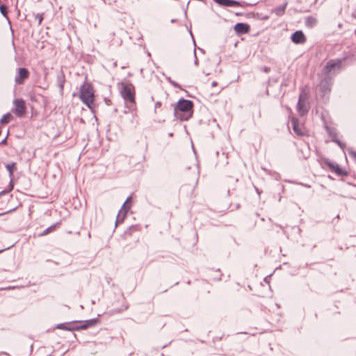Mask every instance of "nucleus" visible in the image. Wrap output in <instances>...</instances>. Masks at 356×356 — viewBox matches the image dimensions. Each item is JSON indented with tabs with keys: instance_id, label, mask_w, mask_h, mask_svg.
I'll use <instances>...</instances> for the list:
<instances>
[{
	"instance_id": "f257e3e1",
	"label": "nucleus",
	"mask_w": 356,
	"mask_h": 356,
	"mask_svg": "<svg viewBox=\"0 0 356 356\" xmlns=\"http://www.w3.org/2000/svg\"><path fill=\"white\" fill-rule=\"evenodd\" d=\"M193 102L188 99H180L175 108V116L181 120H188L193 114Z\"/></svg>"
},
{
	"instance_id": "f03ea898",
	"label": "nucleus",
	"mask_w": 356,
	"mask_h": 356,
	"mask_svg": "<svg viewBox=\"0 0 356 356\" xmlns=\"http://www.w3.org/2000/svg\"><path fill=\"white\" fill-rule=\"evenodd\" d=\"M79 98L89 108L94 105V90L90 83H85L80 88Z\"/></svg>"
},
{
	"instance_id": "7ed1b4c3",
	"label": "nucleus",
	"mask_w": 356,
	"mask_h": 356,
	"mask_svg": "<svg viewBox=\"0 0 356 356\" xmlns=\"http://www.w3.org/2000/svg\"><path fill=\"white\" fill-rule=\"evenodd\" d=\"M120 95L129 108H133L136 104L135 89L131 83H121L120 85Z\"/></svg>"
},
{
	"instance_id": "20e7f679",
	"label": "nucleus",
	"mask_w": 356,
	"mask_h": 356,
	"mask_svg": "<svg viewBox=\"0 0 356 356\" xmlns=\"http://www.w3.org/2000/svg\"><path fill=\"white\" fill-rule=\"evenodd\" d=\"M13 113H15L17 117L22 118L26 113V107L25 101L22 99H15L13 100Z\"/></svg>"
},
{
	"instance_id": "39448f33",
	"label": "nucleus",
	"mask_w": 356,
	"mask_h": 356,
	"mask_svg": "<svg viewBox=\"0 0 356 356\" xmlns=\"http://www.w3.org/2000/svg\"><path fill=\"white\" fill-rule=\"evenodd\" d=\"M341 67V60H329L323 68V72L327 74H334L339 71Z\"/></svg>"
},
{
	"instance_id": "423d86ee",
	"label": "nucleus",
	"mask_w": 356,
	"mask_h": 356,
	"mask_svg": "<svg viewBox=\"0 0 356 356\" xmlns=\"http://www.w3.org/2000/svg\"><path fill=\"white\" fill-rule=\"evenodd\" d=\"M219 6L224 7H232V6H240V7H245L247 6H252L255 4L256 3H247L245 1H238L234 0H213Z\"/></svg>"
},
{
	"instance_id": "0eeeda50",
	"label": "nucleus",
	"mask_w": 356,
	"mask_h": 356,
	"mask_svg": "<svg viewBox=\"0 0 356 356\" xmlns=\"http://www.w3.org/2000/svg\"><path fill=\"white\" fill-rule=\"evenodd\" d=\"M307 99V95L305 93H301L299 96L297 110L298 113L302 116L305 115L309 111V105Z\"/></svg>"
},
{
	"instance_id": "6e6552de",
	"label": "nucleus",
	"mask_w": 356,
	"mask_h": 356,
	"mask_svg": "<svg viewBox=\"0 0 356 356\" xmlns=\"http://www.w3.org/2000/svg\"><path fill=\"white\" fill-rule=\"evenodd\" d=\"M29 74L30 73L26 68H18L17 75L15 78V83L18 85L23 84L24 83V81L29 78Z\"/></svg>"
},
{
	"instance_id": "1a4fd4ad",
	"label": "nucleus",
	"mask_w": 356,
	"mask_h": 356,
	"mask_svg": "<svg viewBox=\"0 0 356 356\" xmlns=\"http://www.w3.org/2000/svg\"><path fill=\"white\" fill-rule=\"evenodd\" d=\"M291 123L293 131L298 135V136H304L306 134V130L305 127L301 124L298 120L296 118H291Z\"/></svg>"
},
{
	"instance_id": "9d476101",
	"label": "nucleus",
	"mask_w": 356,
	"mask_h": 356,
	"mask_svg": "<svg viewBox=\"0 0 356 356\" xmlns=\"http://www.w3.org/2000/svg\"><path fill=\"white\" fill-rule=\"evenodd\" d=\"M234 30L238 35L246 34L249 33L250 26L245 23H237L234 25Z\"/></svg>"
},
{
	"instance_id": "9b49d317",
	"label": "nucleus",
	"mask_w": 356,
	"mask_h": 356,
	"mask_svg": "<svg viewBox=\"0 0 356 356\" xmlns=\"http://www.w3.org/2000/svg\"><path fill=\"white\" fill-rule=\"evenodd\" d=\"M291 39L295 44H303L306 42V37L302 31H296L292 34Z\"/></svg>"
},
{
	"instance_id": "f8f14e48",
	"label": "nucleus",
	"mask_w": 356,
	"mask_h": 356,
	"mask_svg": "<svg viewBox=\"0 0 356 356\" xmlns=\"http://www.w3.org/2000/svg\"><path fill=\"white\" fill-rule=\"evenodd\" d=\"M327 165L330 168V169L334 172L337 175L339 176H345L347 175V172L343 169L341 168L339 165L334 163L327 162Z\"/></svg>"
},
{
	"instance_id": "ddd939ff",
	"label": "nucleus",
	"mask_w": 356,
	"mask_h": 356,
	"mask_svg": "<svg viewBox=\"0 0 356 356\" xmlns=\"http://www.w3.org/2000/svg\"><path fill=\"white\" fill-rule=\"evenodd\" d=\"M317 22V20L315 17H312V16H309V17H307L306 18V20H305V24L308 27H313L314 26L316 25Z\"/></svg>"
},
{
	"instance_id": "4468645a",
	"label": "nucleus",
	"mask_w": 356,
	"mask_h": 356,
	"mask_svg": "<svg viewBox=\"0 0 356 356\" xmlns=\"http://www.w3.org/2000/svg\"><path fill=\"white\" fill-rule=\"evenodd\" d=\"M6 168L7 170L9 172V176L10 177H13L14 171L17 169L16 168V163L13 162L10 163H8L6 165Z\"/></svg>"
},
{
	"instance_id": "2eb2a0df",
	"label": "nucleus",
	"mask_w": 356,
	"mask_h": 356,
	"mask_svg": "<svg viewBox=\"0 0 356 356\" xmlns=\"http://www.w3.org/2000/svg\"><path fill=\"white\" fill-rule=\"evenodd\" d=\"M286 3L280 6L273 10V12L277 15L281 16L284 14L286 9Z\"/></svg>"
},
{
	"instance_id": "dca6fc26",
	"label": "nucleus",
	"mask_w": 356,
	"mask_h": 356,
	"mask_svg": "<svg viewBox=\"0 0 356 356\" xmlns=\"http://www.w3.org/2000/svg\"><path fill=\"white\" fill-rule=\"evenodd\" d=\"M13 118V115L10 113H8L1 118L0 124H8Z\"/></svg>"
},
{
	"instance_id": "f3484780",
	"label": "nucleus",
	"mask_w": 356,
	"mask_h": 356,
	"mask_svg": "<svg viewBox=\"0 0 356 356\" xmlns=\"http://www.w3.org/2000/svg\"><path fill=\"white\" fill-rule=\"evenodd\" d=\"M60 225V223H56V224H55L54 225H51V226L49 227L48 228L44 229L43 231V232L40 234V236H45V235L48 234L49 233L54 231L56 229V227L58 225Z\"/></svg>"
},
{
	"instance_id": "a211bd4d",
	"label": "nucleus",
	"mask_w": 356,
	"mask_h": 356,
	"mask_svg": "<svg viewBox=\"0 0 356 356\" xmlns=\"http://www.w3.org/2000/svg\"><path fill=\"white\" fill-rule=\"evenodd\" d=\"M130 200L131 197H129L122 207V210L124 211V215H126L127 212L131 207V206L129 204Z\"/></svg>"
},
{
	"instance_id": "6ab92c4d",
	"label": "nucleus",
	"mask_w": 356,
	"mask_h": 356,
	"mask_svg": "<svg viewBox=\"0 0 356 356\" xmlns=\"http://www.w3.org/2000/svg\"><path fill=\"white\" fill-rule=\"evenodd\" d=\"M97 322V320L95 318L89 320V321H86V323L85 325H81V328H86L89 326H92V325H95Z\"/></svg>"
},
{
	"instance_id": "aec40b11",
	"label": "nucleus",
	"mask_w": 356,
	"mask_h": 356,
	"mask_svg": "<svg viewBox=\"0 0 356 356\" xmlns=\"http://www.w3.org/2000/svg\"><path fill=\"white\" fill-rule=\"evenodd\" d=\"M34 17L38 21V25H40L43 20V14H35Z\"/></svg>"
},
{
	"instance_id": "412c9836",
	"label": "nucleus",
	"mask_w": 356,
	"mask_h": 356,
	"mask_svg": "<svg viewBox=\"0 0 356 356\" xmlns=\"http://www.w3.org/2000/svg\"><path fill=\"white\" fill-rule=\"evenodd\" d=\"M0 11L1 13V14L6 17V15H7V13H8V8L5 5H1L0 6Z\"/></svg>"
},
{
	"instance_id": "4be33fe9",
	"label": "nucleus",
	"mask_w": 356,
	"mask_h": 356,
	"mask_svg": "<svg viewBox=\"0 0 356 356\" xmlns=\"http://www.w3.org/2000/svg\"><path fill=\"white\" fill-rule=\"evenodd\" d=\"M162 106V104L161 102H156L154 106L155 113H158L161 111Z\"/></svg>"
},
{
	"instance_id": "5701e85b",
	"label": "nucleus",
	"mask_w": 356,
	"mask_h": 356,
	"mask_svg": "<svg viewBox=\"0 0 356 356\" xmlns=\"http://www.w3.org/2000/svg\"><path fill=\"white\" fill-rule=\"evenodd\" d=\"M263 71H264V72H266V73H268V72H270V68H269L268 67H264L263 68Z\"/></svg>"
},
{
	"instance_id": "b1692460",
	"label": "nucleus",
	"mask_w": 356,
	"mask_h": 356,
	"mask_svg": "<svg viewBox=\"0 0 356 356\" xmlns=\"http://www.w3.org/2000/svg\"><path fill=\"white\" fill-rule=\"evenodd\" d=\"M341 147H343V146L345 145L344 144L341 143L340 141L339 140H334Z\"/></svg>"
},
{
	"instance_id": "393cba45",
	"label": "nucleus",
	"mask_w": 356,
	"mask_h": 356,
	"mask_svg": "<svg viewBox=\"0 0 356 356\" xmlns=\"http://www.w3.org/2000/svg\"><path fill=\"white\" fill-rule=\"evenodd\" d=\"M320 87H321V90H322L325 91V90H324V89H323V88H324L323 81H322V82L321 83V84H320Z\"/></svg>"
},
{
	"instance_id": "a878e982",
	"label": "nucleus",
	"mask_w": 356,
	"mask_h": 356,
	"mask_svg": "<svg viewBox=\"0 0 356 356\" xmlns=\"http://www.w3.org/2000/svg\"><path fill=\"white\" fill-rule=\"evenodd\" d=\"M218 85V83L216 81H213L211 83L212 87L216 86Z\"/></svg>"
},
{
	"instance_id": "bb28decb",
	"label": "nucleus",
	"mask_w": 356,
	"mask_h": 356,
	"mask_svg": "<svg viewBox=\"0 0 356 356\" xmlns=\"http://www.w3.org/2000/svg\"><path fill=\"white\" fill-rule=\"evenodd\" d=\"M234 15H235L236 16H241V15H243V14L242 13H234Z\"/></svg>"
},
{
	"instance_id": "cd10ccee",
	"label": "nucleus",
	"mask_w": 356,
	"mask_h": 356,
	"mask_svg": "<svg viewBox=\"0 0 356 356\" xmlns=\"http://www.w3.org/2000/svg\"><path fill=\"white\" fill-rule=\"evenodd\" d=\"M352 16L356 19V10L353 13Z\"/></svg>"
},
{
	"instance_id": "c85d7f7f",
	"label": "nucleus",
	"mask_w": 356,
	"mask_h": 356,
	"mask_svg": "<svg viewBox=\"0 0 356 356\" xmlns=\"http://www.w3.org/2000/svg\"><path fill=\"white\" fill-rule=\"evenodd\" d=\"M120 212H124V211H122V210L121 209V211H120V213H118V217L120 216ZM124 216H125V215L124 214Z\"/></svg>"
},
{
	"instance_id": "c756f323",
	"label": "nucleus",
	"mask_w": 356,
	"mask_h": 356,
	"mask_svg": "<svg viewBox=\"0 0 356 356\" xmlns=\"http://www.w3.org/2000/svg\"><path fill=\"white\" fill-rule=\"evenodd\" d=\"M6 139H5V140H3L2 141V143H6Z\"/></svg>"
},
{
	"instance_id": "7c9ffc66",
	"label": "nucleus",
	"mask_w": 356,
	"mask_h": 356,
	"mask_svg": "<svg viewBox=\"0 0 356 356\" xmlns=\"http://www.w3.org/2000/svg\"><path fill=\"white\" fill-rule=\"evenodd\" d=\"M355 35H356V29H355Z\"/></svg>"
}]
</instances>
